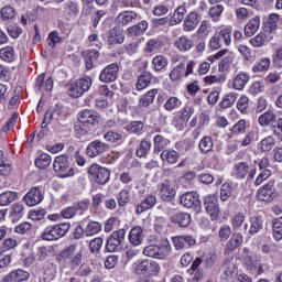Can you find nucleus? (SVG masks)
<instances>
[{
	"label": "nucleus",
	"instance_id": "13d9d810",
	"mask_svg": "<svg viewBox=\"0 0 282 282\" xmlns=\"http://www.w3.org/2000/svg\"><path fill=\"white\" fill-rule=\"evenodd\" d=\"M53 228L55 230L57 239H61V237H65L67 232H69V228H72V225L69 223H62L53 226Z\"/></svg>",
	"mask_w": 282,
	"mask_h": 282
},
{
	"label": "nucleus",
	"instance_id": "f03ea898",
	"mask_svg": "<svg viewBox=\"0 0 282 282\" xmlns=\"http://www.w3.org/2000/svg\"><path fill=\"white\" fill-rule=\"evenodd\" d=\"M53 169L62 178L74 175V169L69 165V156L65 154L55 158Z\"/></svg>",
	"mask_w": 282,
	"mask_h": 282
},
{
	"label": "nucleus",
	"instance_id": "f8f14e48",
	"mask_svg": "<svg viewBox=\"0 0 282 282\" xmlns=\"http://www.w3.org/2000/svg\"><path fill=\"white\" fill-rule=\"evenodd\" d=\"M109 151V145L100 140H95L90 142L86 149V155L88 158H98L102 153Z\"/></svg>",
	"mask_w": 282,
	"mask_h": 282
},
{
	"label": "nucleus",
	"instance_id": "f704fd0d",
	"mask_svg": "<svg viewBox=\"0 0 282 282\" xmlns=\"http://www.w3.org/2000/svg\"><path fill=\"white\" fill-rule=\"evenodd\" d=\"M249 43L252 45V47H263V45L268 43V34L261 31L256 36L251 37Z\"/></svg>",
	"mask_w": 282,
	"mask_h": 282
},
{
	"label": "nucleus",
	"instance_id": "cd10ccee",
	"mask_svg": "<svg viewBox=\"0 0 282 282\" xmlns=\"http://www.w3.org/2000/svg\"><path fill=\"white\" fill-rule=\"evenodd\" d=\"M148 28H149V22L143 20L138 24L128 28L127 32L129 36H140L144 34V32H147Z\"/></svg>",
	"mask_w": 282,
	"mask_h": 282
},
{
	"label": "nucleus",
	"instance_id": "0eeeda50",
	"mask_svg": "<svg viewBox=\"0 0 282 282\" xmlns=\"http://www.w3.org/2000/svg\"><path fill=\"white\" fill-rule=\"evenodd\" d=\"M76 248H77L76 245H70L69 247H67L61 252L62 259L69 260V265L72 269L78 268V265L83 263V253L82 252L76 253Z\"/></svg>",
	"mask_w": 282,
	"mask_h": 282
},
{
	"label": "nucleus",
	"instance_id": "37998d69",
	"mask_svg": "<svg viewBox=\"0 0 282 282\" xmlns=\"http://www.w3.org/2000/svg\"><path fill=\"white\" fill-rule=\"evenodd\" d=\"M0 58L2 61H6L7 63H12L14 58H17V55H14V47L12 46H6L0 50Z\"/></svg>",
	"mask_w": 282,
	"mask_h": 282
},
{
	"label": "nucleus",
	"instance_id": "4be33fe9",
	"mask_svg": "<svg viewBox=\"0 0 282 282\" xmlns=\"http://www.w3.org/2000/svg\"><path fill=\"white\" fill-rule=\"evenodd\" d=\"M181 204L185 206V208H194V206H199V196H197V193L187 192L181 196Z\"/></svg>",
	"mask_w": 282,
	"mask_h": 282
},
{
	"label": "nucleus",
	"instance_id": "393cba45",
	"mask_svg": "<svg viewBox=\"0 0 282 282\" xmlns=\"http://www.w3.org/2000/svg\"><path fill=\"white\" fill-rule=\"evenodd\" d=\"M54 87V79H52V77H48L45 80V74H41L40 76H37L36 78V83H35V88L37 89V91H52Z\"/></svg>",
	"mask_w": 282,
	"mask_h": 282
},
{
	"label": "nucleus",
	"instance_id": "473e14b6",
	"mask_svg": "<svg viewBox=\"0 0 282 282\" xmlns=\"http://www.w3.org/2000/svg\"><path fill=\"white\" fill-rule=\"evenodd\" d=\"M161 160L163 162H167V164H177V160H180V154L175 150H164L161 153Z\"/></svg>",
	"mask_w": 282,
	"mask_h": 282
},
{
	"label": "nucleus",
	"instance_id": "7ed1b4c3",
	"mask_svg": "<svg viewBox=\"0 0 282 282\" xmlns=\"http://www.w3.org/2000/svg\"><path fill=\"white\" fill-rule=\"evenodd\" d=\"M88 175L90 180L96 182V184L105 185L111 177V171L105 166L99 165L98 163H94L88 169Z\"/></svg>",
	"mask_w": 282,
	"mask_h": 282
},
{
	"label": "nucleus",
	"instance_id": "b1692460",
	"mask_svg": "<svg viewBox=\"0 0 282 282\" xmlns=\"http://www.w3.org/2000/svg\"><path fill=\"white\" fill-rule=\"evenodd\" d=\"M158 204V198L155 195H148L138 206H137V215H142V213H147L150 208H153Z\"/></svg>",
	"mask_w": 282,
	"mask_h": 282
},
{
	"label": "nucleus",
	"instance_id": "603ef678",
	"mask_svg": "<svg viewBox=\"0 0 282 282\" xmlns=\"http://www.w3.org/2000/svg\"><path fill=\"white\" fill-rule=\"evenodd\" d=\"M52 164V156L50 154H41L35 160V166H37L41 171H44V169H47Z\"/></svg>",
	"mask_w": 282,
	"mask_h": 282
},
{
	"label": "nucleus",
	"instance_id": "a18cd8bd",
	"mask_svg": "<svg viewBox=\"0 0 282 282\" xmlns=\"http://www.w3.org/2000/svg\"><path fill=\"white\" fill-rule=\"evenodd\" d=\"M145 274L148 276H158L160 274V264L155 261H145Z\"/></svg>",
	"mask_w": 282,
	"mask_h": 282
},
{
	"label": "nucleus",
	"instance_id": "4468645a",
	"mask_svg": "<svg viewBox=\"0 0 282 282\" xmlns=\"http://www.w3.org/2000/svg\"><path fill=\"white\" fill-rule=\"evenodd\" d=\"M129 243L133 246V248H138V246H142V242L144 241V231L142 227L134 226L130 229L129 236Z\"/></svg>",
	"mask_w": 282,
	"mask_h": 282
},
{
	"label": "nucleus",
	"instance_id": "338daca9",
	"mask_svg": "<svg viewBox=\"0 0 282 282\" xmlns=\"http://www.w3.org/2000/svg\"><path fill=\"white\" fill-rule=\"evenodd\" d=\"M104 240L100 237L94 238L89 242V249L93 254H99L102 248Z\"/></svg>",
	"mask_w": 282,
	"mask_h": 282
},
{
	"label": "nucleus",
	"instance_id": "ea45409f",
	"mask_svg": "<svg viewBox=\"0 0 282 282\" xmlns=\"http://www.w3.org/2000/svg\"><path fill=\"white\" fill-rule=\"evenodd\" d=\"M270 58L268 57H262L258 62H256L252 66V72H268L270 69Z\"/></svg>",
	"mask_w": 282,
	"mask_h": 282
},
{
	"label": "nucleus",
	"instance_id": "4d7b16f0",
	"mask_svg": "<svg viewBox=\"0 0 282 282\" xmlns=\"http://www.w3.org/2000/svg\"><path fill=\"white\" fill-rule=\"evenodd\" d=\"M132 270L138 276L147 274V260H138L132 264Z\"/></svg>",
	"mask_w": 282,
	"mask_h": 282
},
{
	"label": "nucleus",
	"instance_id": "69168bd1",
	"mask_svg": "<svg viewBox=\"0 0 282 282\" xmlns=\"http://www.w3.org/2000/svg\"><path fill=\"white\" fill-rule=\"evenodd\" d=\"M232 197V186L229 183H224L220 188L221 202H228Z\"/></svg>",
	"mask_w": 282,
	"mask_h": 282
},
{
	"label": "nucleus",
	"instance_id": "6ab92c4d",
	"mask_svg": "<svg viewBox=\"0 0 282 282\" xmlns=\"http://www.w3.org/2000/svg\"><path fill=\"white\" fill-rule=\"evenodd\" d=\"M173 45L178 50V52L186 53L193 50L195 42H193L188 36L182 35L174 41Z\"/></svg>",
	"mask_w": 282,
	"mask_h": 282
},
{
	"label": "nucleus",
	"instance_id": "7c9ffc66",
	"mask_svg": "<svg viewBox=\"0 0 282 282\" xmlns=\"http://www.w3.org/2000/svg\"><path fill=\"white\" fill-rule=\"evenodd\" d=\"M186 15V6H180L175 9L170 20V25H177L184 21V17Z\"/></svg>",
	"mask_w": 282,
	"mask_h": 282
},
{
	"label": "nucleus",
	"instance_id": "58836bf2",
	"mask_svg": "<svg viewBox=\"0 0 282 282\" xmlns=\"http://www.w3.org/2000/svg\"><path fill=\"white\" fill-rule=\"evenodd\" d=\"M155 96H158V89H151L145 95L141 97L139 100V106L141 107H149L155 100Z\"/></svg>",
	"mask_w": 282,
	"mask_h": 282
},
{
	"label": "nucleus",
	"instance_id": "bb28decb",
	"mask_svg": "<svg viewBox=\"0 0 282 282\" xmlns=\"http://www.w3.org/2000/svg\"><path fill=\"white\" fill-rule=\"evenodd\" d=\"M275 145L276 139H274L272 135H269L258 143V149L261 151V153H270V151H272Z\"/></svg>",
	"mask_w": 282,
	"mask_h": 282
},
{
	"label": "nucleus",
	"instance_id": "8fccbe9b",
	"mask_svg": "<svg viewBox=\"0 0 282 282\" xmlns=\"http://www.w3.org/2000/svg\"><path fill=\"white\" fill-rule=\"evenodd\" d=\"M108 43L110 45H118V44H122L124 43V36L122 35V33H120V31L112 29L110 31V35L108 39Z\"/></svg>",
	"mask_w": 282,
	"mask_h": 282
},
{
	"label": "nucleus",
	"instance_id": "09e8293b",
	"mask_svg": "<svg viewBox=\"0 0 282 282\" xmlns=\"http://www.w3.org/2000/svg\"><path fill=\"white\" fill-rule=\"evenodd\" d=\"M235 272H237V267L232 262H226L224 264V270H223V279L226 281H230L232 276H235Z\"/></svg>",
	"mask_w": 282,
	"mask_h": 282
},
{
	"label": "nucleus",
	"instance_id": "774afa93",
	"mask_svg": "<svg viewBox=\"0 0 282 282\" xmlns=\"http://www.w3.org/2000/svg\"><path fill=\"white\" fill-rule=\"evenodd\" d=\"M0 17L2 21H12L14 19V8L12 6H6L0 10Z\"/></svg>",
	"mask_w": 282,
	"mask_h": 282
},
{
	"label": "nucleus",
	"instance_id": "0e129e2a",
	"mask_svg": "<svg viewBox=\"0 0 282 282\" xmlns=\"http://www.w3.org/2000/svg\"><path fill=\"white\" fill-rule=\"evenodd\" d=\"M169 144V140L162 137V134H156L154 137V151H163V149H166Z\"/></svg>",
	"mask_w": 282,
	"mask_h": 282
},
{
	"label": "nucleus",
	"instance_id": "2f4dec72",
	"mask_svg": "<svg viewBox=\"0 0 282 282\" xmlns=\"http://www.w3.org/2000/svg\"><path fill=\"white\" fill-rule=\"evenodd\" d=\"M153 78V75L149 72H143L139 77L137 82V89L139 91H142V89H147L148 86L151 85V80Z\"/></svg>",
	"mask_w": 282,
	"mask_h": 282
},
{
	"label": "nucleus",
	"instance_id": "a878e982",
	"mask_svg": "<svg viewBox=\"0 0 282 282\" xmlns=\"http://www.w3.org/2000/svg\"><path fill=\"white\" fill-rule=\"evenodd\" d=\"M84 57L86 69H91L94 67V63L98 61L100 53L96 50H87L82 53Z\"/></svg>",
	"mask_w": 282,
	"mask_h": 282
},
{
	"label": "nucleus",
	"instance_id": "dca6fc26",
	"mask_svg": "<svg viewBox=\"0 0 282 282\" xmlns=\"http://www.w3.org/2000/svg\"><path fill=\"white\" fill-rule=\"evenodd\" d=\"M176 192L171 181H164L160 184V196L164 202H171L175 197Z\"/></svg>",
	"mask_w": 282,
	"mask_h": 282
},
{
	"label": "nucleus",
	"instance_id": "e433bc0d",
	"mask_svg": "<svg viewBox=\"0 0 282 282\" xmlns=\"http://www.w3.org/2000/svg\"><path fill=\"white\" fill-rule=\"evenodd\" d=\"M241 243H243V236H241V234H234L227 242V250L234 252V250H237Z\"/></svg>",
	"mask_w": 282,
	"mask_h": 282
},
{
	"label": "nucleus",
	"instance_id": "a19ab883",
	"mask_svg": "<svg viewBox=\"0 0 282 282\" xmlns=\"http://www.w3.org/2000/svg\"><path fill=\"white\" fill-rule=\"evenodd\" d=\"M152 65L155 72H162L169 65V58L163 55H156L152 59Z\"/></svg>",
	"mask_w": 282,
	"mask_h": 282
},
{
	"label": "nucleus",
	"instance_id": "4c0bfd02",
	"mask_svg": "<svg viewBox=\"0 0 282 282\" xmlns=\"http://www.w3.org/2000/svg\"><path fill=\"white\" fill-rule=\"evenodd\" d=\"M235 61V54L228 53L223 59L218 63V72H228L230 69V65Z\"/></svg>",
	"mask_w": 282,
	"mask_h": 282
},
{
	"label": "nucleus",
	"instance_id": "864d4df0",
	"mask_svg": "<svg viewBox=\"0 0 282 282\" xmlns=\"http://www.w3.org/2000/svg\"><path fill=\"white\" fill-rule=\"evenodd\" d=\"M149 151H151V142L147 139L141 140L139 148L137 149V156L147 158Z\"/></svg>",
	"mask_w": 282,
	"mask_h": 282
},
{
	"label": "nucleus",
	"instance_id": "9b49d317",
	"mask_svg": "<svg viewBox=\"0 0 282 282\" xmlns=\"http://www.w3.org/2000/svg\"><path fill=\"white\" fill-rule=\"evenodd\" d=\"M118 72H120V67L116 63L109 64L101 70L99 80L101 83H115L118 78Z\"/></svg>",
	"mask_w": 282,
	"mask_h": 282
},
{
	"label": "nucleus",
	"instance_id": "39448f33",
	"mask_svg": "<svg viewBox=\"0 0 282 282\" xmlns=\"http://www.w3.org/2000/svg\"><path fill=\"white\" fill-rule=\"evenodd\" d=\"M91 87V78L83 77L70 84L68 87V95L70 98H80L85 91H89Z\"/></svg>",
	"mask_w": 282,
	"mask_h": 282
},
{
	"label": "nucleus",
	"instance_id": "20e7f679",
	"mask_svg": "<svg viewBox=\"0 0 282 282\" xmlns=\"http://www.w3.org/2000/svg\"><path fill=\"white\" fill-rule=\"evenodd\" d=\"M194 67V61H189L187 64L181 62L170 72V79L172 80V83H177V80H182L184 76H191V74H193Z\"/></svg>",
	"mask_w": 282,
	"mask_h": 282
},
{
	"label": "nucleus",
	"instance_id": "79ce46f5",
	"mask_svg": "<svg viewBox=\"0 0 282 282\" xmlns=\"http://www.w3.org/2000/svg\"><path fill=\"white\" fill-rule=\"evenodd\" d=\"M258 122L260 127H268L272 122H276V116L273 112L267 111L259 117Z\"/></svg>",
	"mask_w": 282,
	"mask_h": 282
},
{
	"label": "nucleus",
	"instance_id": "2eb2a0df",
	"mask_svg": "<svg viewBox=\"0 0 282 282\" xmlns=\"http://www.w3.org/2000/svg\"><path fill=\"white\" fill-rule=\"evenodd\" d=\"M24 202L28 206H37L43 202V193L39 187H32L24 196Z\"/></svg>",
	"mask_w": 282,
	"mask_h": 282
},
{
	"label": "nucleus",
	"instance_id": "ddd939ff",
	"mask_svg": "<svg viewBox=\"0 0 282 282\" xmlns=\"http://www.w3.org/2000/svg\"><path fill=\"white\" fill-rule=\"evenodd\" d=\"M263 228V218L261 216H252L250 217V226L248 229V224L243 225V230L250 237H254L257 232H259Z\"/></svg>",
	"mask_w": 282,
	"mask_h": 282
},
{
	"label": "nucleus",
	"instance_id": "3c124183",
	"mask_svg": "<svg viewBox=\"0 0 282 282\" xmlns=\"http://www.w3.org/2000/svg\"><path fill=\"white\" fill-rule=\"evenodd\" d=\"M223 12H224V6L217 4L209 9L208 15L214 23H217V22H219V19H221Z\"/></svg>",
	"mask_w": 282,
	"mask_h": 282
},
{
	"label": "nucleus",
	"instance_id": "9d476101",
	"mask_svg": "<svg viewBox=\"0 0 282 282\" xmlns=\"http://www.w3.org/2000/svg\"><path fill=\"white\" fill-rule=\"evenodd\" d=\"M276 198V188L274 187V181H269L267 184L258 189V199L260 202H273Z\"/></svg>",
	"mask_w": 282,
	"mask_h": 282
},
{
	"label": "nucleus",
	"instance_id": "de8ad7c7",
	"mask_svg": "<svg viewBox=\"0 0 282 282\" xmlns=\"http://www.w3.org/2000/svg\"><path fill=\"white\" fill-rule=\"evenodd\" d=\"M25 215V206L21 203H15L11 206V217L15 220L21 219Z\"/></svg>",
	"mask_w": 282,
	"mask_h": 282
},
{
	"label": "nucleus",
	"instance_id": "a211bd4d",
	"mask_svg": "<svg viewBox=\"0 0 282 282\" xmlns=\"http://www.w3.org/2000/svg\"><path fill=\"white\" fill-rule=\"evenodd\" d=\"M78 122H83L88 127H94V124L98 123V113L94 110H83L78 113Z\"/></svg>",
	"mask_w": 282,
	"mask_h": 282
},
{
	"label": "nucleus",
	"instance_id": "bf43d9fd",
	"mask_svg": "<svg viewBox=\"0 0 282 282\" xmlns=\"http://www.w3.org/2000/svg\"><path fill=\"white\" fill-rule=\"evenodd\" d=\"M61 41H63V37L58 34V31H52L47 36V45L51 50H54Z\"/></svg>",
	"mask_w": 282,
	"mask_h": 282
},
{
	"label": "nucleus",
	"instance_id": "c85d7f7f",
	"mask_svg": "<svg viewBox=\"0 0 282 282\" xmlns=\"http://www.w3.org/2000/svg\"><path fill=\"white\" fill-rule=\"evenodd\" d=\"M250 80V75L248 73H240L238 74L232 82L234 89H237L238 91H241L248 85Z\"/></svg>",
	"mask_w": 282,
	"mask_h": 282
},
{
	"label": "nucleus",
	"instance_id": "680f3d73",
	"mask_svg": "<svg viewBox=\"0 0 282 282\" xmlns=\"http://www.w3.org/2000/svg\"><path fill=\"white\" fill-rule=\"evenodd\" d=\"M42 239L44 241H57L58 236H56V231L54 230V226H48L42 232Z\"/></svg>",
	"mask_w": 282,
	"mask_h": 282
},
{
	"label": "nucleus",
	"instance_id": "c03bdc74",
	"mask_svg": "<svg viewBox=\"0 0 282 282\" xmlns=\"http://www.w3.org/2000/svg\"><path fill=\"white\" fill-rule=\"evenodd\" d=\"M162 48V41L159 39H151L150 41L147 42L144 52L148 54H153V52H158Z\"/></svg>",
	"mask_w": 282,
	"mask_h": 282
},
{
	"label": "nucleus",
	"instance_id": "1a4fd4ad",
	"mask_svg": "<svg viewBox=\"0 0 282 282\" xmlns=\"http://www.w3.org/2000/svg\"><path fill=\"white\" fill-rule=\"evenodd\" d=\"M204 207L206 213L210 215L213 221L219 217V199L217 198V195L210 194L205 196Z\"/></svg>",
	"mask_w": 282,
	"mask_h": 282
},
{
	"label": "nucleus",
	"instance_id": "72a5a7b5",
	"mask_svg": "<svg viewBox=\"0 0 282 282\" xmlns=\"http://www.w3.org/2000/svg\"><path fill=\"white\" fill-rule=\"evenodd\" d=\"M19 194L17 192H3L0 194V206H10L12 202H17Z\"/></svg>",
	"mask_w": 282,
	"mask_h": 282
},
{
	"label": "nucleus",
	"instance_id": "aec40b11",
	"mask_svg": "<svg viewBox=\"0 0 282 282\" xmlns=\"http://www.w3.org/2000/svg\"><path fill=\"white\" fill-rule=\"evenodd\" d=\"M117 25H129L138 21V13L135 11H122L116 17Z\"/></svg>",
	"mask_w": 282,
	"mask_h": 282
},
{
	"label": "nucleus",
	"instance_id": "e2e57ef3",
	"mask_svg": "<svg viewBox=\"0 0 282 282\" xmlns=\"http://www.w3.org/2000/svg\"><path fill=\"white\" fill-rule=\"evenodd\" d=\"M213 139L210 137H204L199 142L202 153H210V151H213Z\"/></svg>",
	"mask_w": 282,
	"mask_h": 282
},
{
	"label": "nucleus",
	"instance_id": "f257e3e1",
	"mask_svg": "<svg viewBox=\"0 0 282 282\" xmlns=\"http://www.w3.org/2000/svg\"><path fill=\"white\" fill-rule=\"evenodd\" d=\"M172 250L171 242L169 240H164L161 245H149L144 247L143 254L151 259L164 261V259H169V257H171Z\"/></svg>",
	"mask_w": 282,
	"mask_h": 282
},
{
	"label": "nucleus",
	"instance_id": "6e6d98bb",
	"mask_svg": "<svg viewBox=\"0 0 282 282\" xmlns=\"http://www.w3.org/2000/svg\"><path fill=\"white\" fill-rule=\"evenodd\" d=\"M143 129L144 123L142 121H132L126 127L129 133H135L137 135H141Z\"/></svg>",
	"mask_w": 282,
	"mask_h": 282
},
{
	"label": "nucleus",
	"instance_id": "f3484780",
	"mask_svg": "<svg viewBox=\"0 0 282 282\" xmlns=\"http://www.w3.org/2000/svg\"><path fill=\"white\" fill-rule=\"evenodd\" d=\"M261 28V17L256 15L251 18L245 25V36L248 39L254 36Z\"/></svg>",
	"mask_w": 282,
	"mask_h": 282
},
{
	"label": "nucleus",
	"instance_id": "5fc2aeb1",
	"mask_svg": "<svg viewBox=\"0 0 282 282\" xmlns=\"http://www.w3.org/2000/svg\"><path fill=\"white\" fill-rule=\"evenodd\" d=\"M180 107H182V100L177 97H170L164 104L165 111H175Z\"/></svg>",
	"mask_w": 282,
	"mask_h": 282
},
{
	"label": "nucleus",
	"instance_id": "412c9836",
	"mask_svg": "<svg viewBox=\"0 0 282 282\" xmlns=\"http://www.w3.org/2000/svg\"><path fill=\"white\" fill-rule=\"evenodd\" d=\"M28 279H30V272L22 269H18L7 274L3 278V282H23L28 281Z\"/></svg>",
	"mask_w": 282,
	"mask_h": 282
},
{
	"label": "nucleus",
	"instance_id": "052dcab7",
	"mask_svg": "<svg viewBox=\"0 0 282 282\" xmlns=\"http://www.w3.org/2000/svg\"><path fill=\"white\" fill-rule=\"evenodd\" d=\"M237 97H238L237 93H229L225 95V97L220 102L221 107H224V109H228V107H232L235 102H237Z\"/></svg>",
	"mask_w": 282,
	"mask_h": 282
},
{
	"label": "nucleus",
	"instance_id": "423d86ee",
	"mask_svg": "<svg viewBox=\"0 0 282 282\" xmlns=\"http://www.w3.org/2000/svg\"><path fill=\"white\" fill-rule=\"evenodd\" d=\"M232 175L236 180H246L247 176V182H252L254 180V175H257V170L252 169L250 171V165L248 163L239 162L235 165Z\"/></svg>",
	"mask_w": 282,
	"mask_h": 282
},
{
	"label": "nucleus",
	"instance_id": "6e6552de",
	"mask_svg": "<svg viewBox=\"0 0 282 282\" xmlns=\"http://www.w3.org/2000/svg\"><path fill=\"white\" fill-rule=\"evenodd\" d=\"M127 231L124 229H119L113 231L107 240L106 250L107 252H116L122 243H124V236Z\"/></svg>",
	"mask_w": 282,
	"mask_h": 282
},
{
	"label": "nucleus",
	"instance_id": "5701e85b",
	"mask_svg": "<svg viewBox=\"0 0 282 282\" xmlns=\"http://www.w3.org/2000/svg\"><path fill=\"white\" fill-rule=\"evenodd\" d=\"M199 25V15L196 12H189L183 23L184 32H193Z\"/></svg>",
	"mask_w": 282,
	"mask_h": 282
},
{
	"label": "nucleus",
	"instance_id": "c756f323",
	"mask_svg": "<svg viewBox=\"0 0 282 282\" xmlns=\"http://www.w3.org/2000/svg\"><path fill=\"white\" fill-rule=\"evenodd\" d=\"M172 221L178 224L182 228H186L191 224V214L178 212L172 216Z\"/></svg>",
	"mask_w": 282,
	"mask_h": 282
},
{
	"label": "nucleus",
	"instance_id": "49530a36",
	"mask_svg": "<svg viewBox=\"0 0 282 282\" xmlns=\"http://www.w3.org/2000/svg\"><path fill=\"white\" fill-rule=\"evenodd\" d=\"M273 237L276 241L282 239V216L272 220Z\"/></svg>",
	"mask_w": 282,
	"mask_h": 282
},
{
	"label": "nucleus",
	"instance_id": "c9c22d12",
	"mask_svg": "<svg viewBox=\"0 0 282 282\" xmlns=\"http://www.w3.org/2000/svg\"><path fill=\"white\" fill-rule=\"evenodd\" d=\"M86 237H94V235H98L100 230H102V225L98 221H90L84 228Z\"/></svg>",
	"mask_w": 282,
	"mask_h": 282
}]
</instances>
